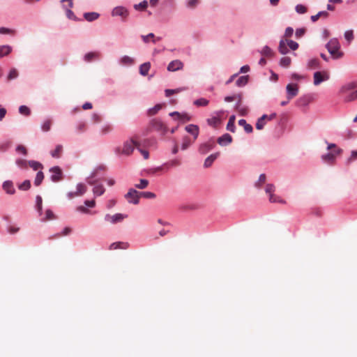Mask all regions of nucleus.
<instances>
[{
	"mask_svg": "<svg viewBox=\"0 0 357 357\" xmlns=\"http://www.w3.org/2000/svg\"><path fill=\"white\" fill-rule=\"evenodd\" d=\"M140 144L135 137H132L129 140L126 141L122 146H117L115 149V153L118 155H130L135 148L139 149Z\"/></svg>",
	"mask_w": 357,
	"mask_h": 357,
	"instance_id": "nucleus-1",
	"label": "nucleus"
},
{
	"mask_svg": "<svg viewBox=\"0 0 357 357\" xmlns=\"http://www.w3.org/2000/svg\"><path fill=\"white\" fill-rule=\"evenodd\" d=\"M357 83L349 82L343 85L340 93L343 97L344 102H351L357 99Z\"/></svg>",
	"mask_w": 357,
	"mask_h": 357,
	"instance_id": "nucleus-2",
	"label": "nucleus"
},
{
	"mask_svg": "<svg viewBox=\"0 0 357 357\" xmlns=\"http://www.w3.org/2000/svg\"><path fill=\"white\" fill-rule=\"evenodd\" d=\"M327 149L331 152L323 155L321 159L324 162L332 165L335 162L336 157L342 153V150L335 144H328Z\"/></svg>",
	"mask_w": 357,
	"mask_h": 357,
	"instance_id": "nucleus-3",
	"label": "nucleus"
},
{
	"mask_svg": "<svg viewBox=\"0 0 357 357\" xmlns=\"http://www.w3.org/2000/svg\"><path fill=\"white\" fill-rule=\"evenodd\" d=\"M326 47L333 59H340L344 55L343 52L340 50L339 40L335 38H331L326 44Z\"/></svg>",
	"mask_w": 357,
	"mask_h": 357,
	"instance_id": "nucleus-4",
	"label": "nucleus"
},
{
	"mask_svg": "<svg viewBox=\"0 0 357 357\" xmlns=\"http://www.w3.org/2000/svg\"><path fill=\"white\" fill-rule=\"evenodd\" d=\"M150 129L160 132L161 134L165 135L167 131V126L160 120L153 119L151 121Z\"/></svg>",
	"mask_w": 357,
	"mask_h": 357,
	"instance_id": "nucleus-5",
	"label": "nucleus"
},
{
	"mask_svg": "<svg viewBox=\"0 0 357 357\" xmlns=\"http://www.w3.org/2000/svg\"><path fill=\"white\" fill-rule=\"evenodd\" d=\"M112 16H119L123 21H125L129 15L128 9L123 6L115 7L112 12Z\"/></svg>",
	"mask_w": 357,
	"mask_h": 357,
	"instance_id": "nucleus-6",
	"label": "nucleus"
},
{
	"mask_svg": "<svg viewBox=\"0 0 357 357\" xmlns=\"http://www.w3.org/2000/svg\"><path fill=\"white\" fill-rule=\"evenodd\" d=\"M126 218L127 215L122 213H116L114 215L107 214L105 216V220L112 224H116L122 222Z\"/></svg>",
	"mask_w": 357,
	"mask_h": 357,
	"instance_id": "nucleus-7",
	"label": "nucleus"
},
{
	"mask_svg": "<svg viewBox=\"0 0 357 357\" xmlns=\"http://www.w3.org/2000/svg\"><path fill=\"white\" fill-rule=\"evenodd\" d=\"M126 199L129 203L137 204L139 203V192L134 189H130L125 195Z\"/></svg>",
	"mask_w": 357,
	"mask_h": 357,
	"instance_id": "nucleus-8",
	"label": "nucleus"
},
{
	"mask_svg": "<svg viewBox=\"0 0 357 357\" xmlns=\"http://www.w3.org/2000/svg\"><path fill=\"white\" fill-rule=\"evenodd\" d=\"M329 79V75L327 72H315L314 73V84L319 85L324 81L328 80Z\"/></svg>",
	"mask_w": 357,
	"mask_h": 357,
	"instance_id": "nucleus-9",
	"label": "nucleus"
},
{
	"mask_svg": "<svg viewBox=\"0 0 357 357\" xmlns=\"http://www.w3.org/2000/svg\"><path fill=\"white\" fill-rule=\"evenodd\" d=\"M215 146V142L213 139H210L206 142L202 143L199 146V152L204 155L211 151Z\"/></svg>",
	"mask_w": 357,
	"mask_h": 357,
	"instance_id": "nucleus-10",
	"label": "nucleus"
},
{
	"mask_svg": "<svg viewBox=\"0 0 357 357\" xmlns=\"http://www.w3.org/2000/svg\"><path fill=\"white\" fill-rule=\"evenodd\" d=\"M287 99L291 100L298 95V86L296 84H289L287 87Z\"/></svg>",
	"mask_w": 357,
	"mask_h": 357,
	"instance_id": "nucleus-11",
	"label": "nucleus"
},
{
	"mask_svg": "<svg viewBox=\"0 0 357 357\" xmlns=\"http://www.w3.org/2000/svg\"><path fill=\"white\" fill-rule=\"evenodd\" d=\"M50 172L52 174L51 180L53 182H58L62 179V171L59 167H52Z\"/></svg>",
	"mask_w": 357,
	"mask_h": 357,
	"instance_id": "nucleus-12",
	"label": "nucleus"
},
{
	"mask_svg": "<svg viewBox=\"0 0 357 357\" xmlns=\"http://www.w3.org/2000/svg\"><path fill=\"white\" fill-rule=\"evenodd\" d=\"M185 130L190 134L193 135L194 141H195L199 133V128L198 126L194 124H190L185 126Z\"/></svg>",
	"mask_w": 357,
	"mask_h": 357,
	"instance_id": "nucleus-13",
	"label": "nucleus"
},
{
	"mask_svg": "<svg viewBox=\"0 0 357 357\" xmlns=\"http://www.w3.org/2000/svg\"><path fill=\"white\" fill-rule=\"evenodd\" d=\"M183 67V63L180 60H174L169 63L167 70L174 72L182 69Z\"/></svg>",
	"mask_w": 357,
	"mask_h": 357,
	"instance_id": "nucleus-14",
	"label": "nucleus"
},
{
	"mask_svg": "<svg viewBox=\"0 0 357 357\" xmlns=\"http://www.w3.org/2000/svg\"><path fill=\"white\" fill-rule=\"evenodd\" d=\"M62 1H68V8H66V16L68 19L77 21V18L75 15L74 13L70 10L73 7V0H62Z\"/></svg>",
	"mask_w": 357,
	"mask_h": 357,
	"instance_id": "nucleus-15",
	"label": "nucleus"
},
{
	"mask_svg": "<svg viewBox=\"0 0 357 357\" xmlns=\"http://www.w3.org/2000/svg\"><path fill=\"white\" fill-rule=\"evenodd\" d=\"M220 155V153L217 152L215 153L210 155L205 159L204 166L206 168H208L211 166L214 160Z\"/></svg>",
	"mask_w": 357,
	"mask_h": 357,
	"instance_id": "nucleus-16",
	"label": "nucleus"
},
{
	"mask_svg": "<svg viewBox=\"0 0 357 357\" xmlns=\"http://www.w3.org/2000/svg\"><path fill=\"white\" fill-rule=\"evenodd\" d=\"M231 141H232V137L229 134H225L218 139V143L221 146H224L225 144H229L231 142Z\"/></svg>",
	"mask_w": 357,
	"mask_h": 357,
	"instance_id": "nucleus-17",
	"label": "nucleus"
},
{
	"mask_svg": "<svg viewBox=\"0 0 357 357\" xmlns=\"http://www.w3.org/2000/svg\"><path fill=\"white\" fill-rule=\"evenodd\" d=\"M129 247V244L126 242H115L110 245V250H116V249H127Z\"/></svg>",
	"mask_w": 357,
	"mask_h": 357,
	"instance_id": "nucleus-18",
	"label": "nucleus"
},
{
	"mask_svg": "<svg viewBox=\"0 0 357 357\" xmlns=\"http://www.w3.org/2000/svg\"><path fill=\"white\" fill-rule=\"evenodd\" d=\"M3 190L8 194H13L15 192V188L13 186V183L10 181H6L3 184Z\"/></svg>",
	"mask_w": 357,
	"mask_h": 357,
	"instance_id": "nucleus-19",
	"label": "nucleus"
},
{
	"mask_svg": "<svg viewBox=\"0 0 357 357\" xmlns=\"http://www.w3.org/2000/svg\"><path fill=\"white\" fill-rule=\"evenodd\" d=\"M100 15L98 13L91 12V13H85L84 14V17L86 20L89 22H92L97 20L99 17Z\"/></svg>",
	"mask_w": 357,
	"mask_h": 357,
	"instance_id": "nucleus-20",
	"label": "nucleus"
},
{
	"mask_svg": "<svg viewBox=\"0 0 357 357\" xmlns=\"http://www.w3.org/2000/svg\"><path fill=\"white\" fill-rule=\"evenodd\" d=\"M99 56H100V54L98 52H89L85 54L84 60L86 62H91L93 60L99 58Z\"/></svg>",
	"mask_w": 357,
	"mask_h": 357,
	"instance_id": "nucleus-21",
	"label": "nucleus"
},
{
	"mask_svg": "<svg viewBox=\"0 0 357 357\" xmlns=\"http://www.w3.org/2000/svg\"><path fill=\"white\" fill-rule=\"evenodd\" d=\"M194 142V139L192 140L189 137L185 136L183 138L181 149L186 150Z\"/></svg>",
	"mask_w": 357,
	"mask_h": 357,
	"instance_id": "nucleus-22",
	"label": "nucleus"
},
{
	"mask_svg": "<svg viewBox=\"0 0 357 357\" xmlns=\"http://www.w3.org/2000/svg\"><path fill=\"white\" fill-rule=\"evenodd\" d=\"M278 50L282 54H286L288 53L289 50L287 48V43L286 40H281L280 41Z\"/></svg>",
	"mask_w": 357,
	"mask_h": 357,
	"instance_id": "nucleus-23",
	"label": "nucleus"
},
{
	"mask_svg": "<svg viewBox=\"0 0 357 357\" xmlns=\"http://www.w3.org/2000/svg\"><path fill=\"white\" fill-rule=\"evenodd\" d=\"M266 118H267V115L266 114H264L261 118H259L258 120H257V122L256 123V128L257 130H261L264 128L265 124L266 123Z\"/></svg>",
	"mask_w": 357,
	"mask_h": 357,
	"instance_id": "nucleus-24",
	"label": "nucleus"
},
{
	"mask_svg": "<svg viewBox=\"0 0 357 357\" xmlns=\"http://www.w3.org/2000/svg\"><path fill=\"white\" fill-rule=\"evenodd\" d=\"M151 64L149 62L142 64L139 67V73L142 75H146L150 70Z\"/></svg>",
	"mask_w": 357,
	"mask_h": 357,
	"instance_id": "nucleus-25",
	"label": "nucleus"
},
{
	"mask_svg": "<svg viewBox=\"0 0 357 357\" xmlns=\"http://www.w3.org/2000/svg\"><path fill=\"white\" fill-rule=\"evenodd\" d=\"M238 124L244 128V130L248 133H251L253 130L252 126L247 123L245 119H241L238 121Z\"/></svg>",
	"mask_w": 357,
	"mask_h": 357,
	"instance_id": "nucleus-26",
	"label": "nucleus"
},
{
	"mask_svg": "<svg viewBox=\"0 0 357 357\" xmlns=\"http://www.w3.org/2000/svg\"><path fill=\"white\" fill-rule=\"evenodd\" d=\"M235 119L236 117L234 115L231 116L227 125V129L231 132H235Z\"/></svg>",
	"mask_w": 357,
	"mask_h": 357,
	"instance_id": "nucleus-27",
	"label": "nucleus"
},
{
	"mask_svg": "<svg viewBox=\"0 0 357 357\" xmlns=\"http://www.w3.org/2000/svg\"><path fill=\"white\" fill-rule=\"evenodd\" d=\"M62 151H63V146H62V145L59 144L56 146L54 150L51 151L50 154L53 158H60V156L61 155Z\"/></svg>",
	"mask_w": 357,
	"mask_h": 357,
	"instance_id": "nucleus-28",
	"label": "nucleus"
},
{
	"mask_svg": "<svg viewBox=\"0 0 357 357\" xmlns=\"http://www.w3.org/2000/svg\"><path fill=\"white\" fill-rule=\"evenodd\" d=\"M12 51V47L9 45L0 46V57L9 54Z\"/></svg>",
	"mask_w": 357,
	"mask_h": 357,
	"instance_id": "nucleus-29",
	"label": "nucleus"
},
{
	"mask_svg": "<svg viewBox=\"0 0 357 357\" xmlns=\"http://www.w3.org/2000/svg\"><path fill=\"white\" fill-rule=\"evenodd\" d=\"M87 190V188L84 184L79 183L77 185V191L75 192L76 196H82L84 195Z\"/></svg>",
	"mask_w": 357,
	"mask_h": 357,
	"instance_id": "nucleus-30",
	"label": "nucleus"
},
{
	"mask_svg": "<svg viewBox=\"0 0 357 357\" xmlns=\"http://www.w3.org/2000/svg\"><path fill=\"white\" fill-rule=\"evenodd\" d=\"M209 100L204 98H199L193 102V104L197 107H205L207 106Z\"/></svg>",
	"mask_w": 357,
	"mask_h": 357,
	"instance_id": "nucleus-31",
	"label": "nucleus"
},
{
	"mask_svg": "<svg viewBox=\"0 0 357 357\" xmlns=\"http://www.w3.org/2000/svg\"><path fill=\"white\" fill-rule=\"evenodd\" d=\"M328 16V13L326 11H320L317 15L311 16V20L314 22L317 21L320 17L326 18Z\"/></svg>",
	"mask_w": 357,
	"mask_h": 357,
	"instance_id": "nucleus-32",
	"label": "nucleus"
},
{
	"mask_svg": "<svg viewBox=\"0 0 357 357\" xmlns=\"http://www.w3.org/2000/svg\"><path fill=\"white\" fill-rule=\"evenodd\" d=\"M95 195L100 196L105 192V188L102 185H96L93 189Z\"/></svg>",
	"mask_w": 357,
	"mask_h": 357,
	"instance_id": "nucleus-33",
	"label": "nucleus"
},
{
	"mask_svg": "<svg viewBox=\"0 0 357 357\" xmlns=\"http://www.w3.org/2000/svg\"><path fill=\"white\" fill-rule=\"evenodd\" d=\"M236 109L238 112V114L241 116H246L248 112V109L245 106H242L240 105H236Z\"/></svg>",
	"mask_w": 357,
	"mask_h": 357,
	"instance_id": "nucleus-34",
	"label": "nucleus"
},
{
	"mask_svg": "<svg viewBox=\"0 0 357 357\" xmlns=\"http://www.w3.org/2000/svg\"><path fill=\"white\" fill-rule=\"evenodd\" d=\"M121 63L123 65L130 66L134 63V59L128 56H124L121 59Z\"/></svg>",
	"mask_w": 357,
	"mask_h": 357,
	"instance_id": "nucleus-35",
	"label": "nucleus"
},
{
	"mask_svg": "<svg viewBox=\"0 0 357 357\" xmlns=\"http://www.w3.org/2000/svg\"><path fill=\"white\" fill-rule=\"evenodd\" d=\"M139 198L144 197L145 199H154L156 195L155 193L151 192H139Z\"/></svg>",
	"mask_w": 357,
	"mask_h": 357,
	"instance_id": "nucleus-36",
	"label": "nucleus"
},
{
	"mask_svg": "<svg viewBox=\"0 0 357 357\" xmlns=\"http://www.w3.org/2000/svg\"><path fill=\"white\" fill-rule=\"evenodd\" d=\"M248 75H246V76H241V77H240L236 80V84L238 86H245L248 83Z\"/></svg>",
	"mask_w": 357,
	"mask_h": 357,
	"instance_id": "nucleus-37",
	"label": "nucleus"
},
{
	"mask_svg": "<svg viewBox=\"0 0 357 357\" xmlns=\"http://www.w3.org/2000/svg\"><path fill=\"white\" fill-rule=\"evenodd\" d=\"M43 178H44V174H43V172H41V171H39L37 173V174H36V178H35V181H34V184L36 186L40 185V183H42Z\"/></svg>",
	"mask_w": 357,
	"mask_h": 357,
	"instance_id": "nucleus-38",
	"label": "nucleus"
},
{
	"mask_svg": "<svg viewBox=\"0 0 357 357\" xmlns=\"http://www.w3.org/2000/svg\"><path fill=\"white\" fill-rule=\"evenodd\" d=\"M319 59H312L308 61L307 67L310 69L317 68H319Z\"/></svg>",
	"mask_w": 357,
	"mask_h": 357,
	"instance_id": "nucleus-39",
	"label": "nucleus"
},
{
	"mask_svg": "<svg viewBox=\"0 0 357 357\" xmlns=\"http://www.w3.org/2000/svg\"><path fill=\"white\" fill-rule=\"evenodd\" d=\"M148 6L147 1H143L138 4L134 5V8L137 10H145Z\"/></svg>",
	"mask_w": 357,
	"mask_h": 357,
	"instance_id": "nucleus-40",
	"label": "nucleus"
},
{
	"mask_svg": "<svg viewBox=\"0 0 357 357\" xmlns=\"http://www.w3.org/2000/svg\"><path fill=\"white\" fill-rule=\"evenodd\" d=\"M207 123L209 126L216 127L220 123V119L216 116L211 117L207 119Z\"/></svg>",
	"mask_w": 357,
	"mask_h": 357,
	"instance_id": "nucleus-41",
	"label": "nucleus"
},
{
	"mask_svg": "<svg viewBox=\"0 0 357 357\" xmlns=\"http://www.w3.org/2000/svg\"><path fill=\"white\" fill-rule=\"evenodd\" d=\"M161 108H162V105L158 104L155 106H154L153 107L149 109L148 114L149 116H153V115L156 114Z\"/></svg>",
	"mask_w": 357,
	"mask_h": 357,
	"instance_id": "nucleus-42",
	"label": "nucleus"
},
{
	"mask_svg": "<svg viewBox=\"0 0 357 357\" xmlns=\"http://www.w3.org/2000/svg\"><path fill=\"white\" fill-rule=\"evenodd\" d=\"M291 60L289 57L285 56L280 59V66L284 68H287L290 66Z\"/></svg>",
	"mask_w": 357,
	"mask_h": 357,
	"instance_id": "nucleus-43",
	"label": "nucleus"
},
{
	"mask_svg": "<svg viewBox=\"0 0 357 357\" xmlns=\"http://www.w3.org/2000/svg\"><path fill=\"white\" fill-rule=\"evenodd\" d=\"M344 36L348 43H350L354 38V31L352 30L346 31Z\"/></svg>",
	"mask_w": 357,
	"mask_h": 357,
	"instance_id": "nucleus-44",
	"label": "nucleus"
},
{
	"mask_svg": "<svg viewBox=\"0 0 357 357\" xmlns=\"http://www.w3.org/2000/svg\"><path fill=\"white\" fill-rule=\"evenodd\" d=\"M261 54L268 57H271L273 55V52L269 47L265 46L261 50Z\"/></svg>",
	"mask_w": 357,
	"mask_h": 357,
	"instance_id": "nucleus-45",
	"label": "nucleus"
},
{
	"mask_svg": "<svg viewBox=\"0 0 357 357\" xmlns=\"http://www.w3.org/2000/svg\"><path fill=\"white\" fill-rule=\"evenodd\" d=\"M28 164L34 170H38V169L43 168L41 163L34 160L29 161Z\"/></svg>",
	"mask_w": 357,
	"mask_h": 357,
	"instance_id": "nucleus-46",
	"label": "nucleus"
},
{
	"mask_svg": "<svg viewBox=\"0 0 357 357\" xmlns=\"http://www.w3.org/2000/svg\"><path fill=\"white\" fill-rule=\"evenodd\" d=\"M269 201L272 203H281V204H285V201L280 198L279 197L276 196L275 195H271L269 196Z\"/></svg>",
	"mask_w": 357,
	"mask_h": 357,
	"instance_id": "nucleus-47",
	"label": "nucleus"
},
{
	"mask_svg": "<svg viewBox=\"0 0 357 357\" xmlns=\"http://www.w3.org/2000/svg\"><path fill=\"white\" fill-rule=\"evenodd\" d=\"M53 219H55V215L54 213L50 209H47L45 212V218H43L42 220L47 221Z\"/></svg>",
	"mask_w": 357,
	"mask_h": 357,
	"instance_id": "nucleus-48",
	"label": "nucleus"
},
{
	"mask_svg": "<svg viewBox=\"0 0 357 357\" xmlns=\"http://www.w3.org/2000/svg\"><path fill=\"white\" fill-rule=\"evenodd\" d=\"M19 112L24 116H29L31 113L29 108L25 105H22L19 107Z\"/></svg>",
	"mask_w": 357,
	"mask_h": 357,
	"instance_id": "nucleus-49",
	"label": "nucleus"
},
{
	"mask_svg": "<svg viewBox=\"0 0 357 357\" xmlns=\"http://www.w3.org/2000/svg\"><path fill=\"white\" fill-rule=\"evenodd\" d=\"M31 187V182L29 180L24 181L22 184L19 185V189L21 190H27Z\"/></svg>",
	"mask_w": 357,
	"mask_h": 357,
	"instance_id": "nucleus-50",
	"label": "nucleus"
},
{
	"mask_svg": "<svg viewBox=\"0 0 357 357\" xmlns=\"http://www.w3.org/2000/svg\"><path fill=\"white\" fill-rule=\"evenodd\" d=\"M149 185V181L146 179H141L139 183L135 184V187L139 189H144Z\"/></svg>",
	"mask_w": 357,
	"mask_h": 357,
	"instance_id": "nucleus-51",
	"label": "nucleus"
},
{
	"mask_svg": "<svg viewBox=\"0 0 357 357\" xmlns=\"http://www.w3.org/2000/svg\"><path fill=\"white\" fill-rule=\"evenodd\" d=\"M112 130V126L109 124H105L101 128L100 132L102 135L107 134Z\"/></svg>",
	"mask_w": 357,
	"mask_h": 357,
	"instance_id": "nucleus-52",
	"label": "nucleus"
},
{
	"mask_svg": "<svg viewBox=\"0 0 357 357\" xmlns=\"http://www.w3.org/2000/svg\"><path fill=\"white\" fill-rule=\"evenodd\" d=\"M70 231H71L70 228H69V227H66V228L63 229V232H62L61 234H56V235H55V236H51V237H50V239H53V238H59V237H60V236H66V235H68V234H69L70 233Z\"/></svg>",
	"mask_w": 357,
	"mask_h": 357,
	"instance_id": "nucleus-53",
	"label": "nucleus"
},
{
	"mask_svg": "<svg viewBox=\"0 0 357 357\" xmlns=\"http://www.w3.org/2000/svg\"><path fill=\"white\" fill-rule=\"evenodd\" d=\"M18 76V72L16 69L13 68L10 70L9 74L8 75L7 79L8 80H11L15 79Z\"/></svg>",
	"mask_w": 357,
	"mask_h": 357,
	"instance_id": "nucleus-54",
	"label": "nucleus"
},
{
	"mask_svg": "<svg viewBox=\"0 0 357 357\" xmlns=\"http://www.w3.org/2000/svg\"><path fill=\"white\" fill-rule=\"evenodd\" d=\"M52 126L51 120L45 121L42 125V130L44 132H47L50 130Z\"/></svg>",
	"mask_w": 357,
	"mask_h": 357,
	"instance_id": "nucleus-55",
	"label": "nucleus"
},
{
	"mask_svg": "<svg viewBox=\"0 0 357 357\" xmlns=\"http://www.w3.org/2000/svg\"><path fill=\"white\" fill-rule=\"evenodd\" d=\"M241 98H242V95L241 93H238V94H235V95L231 96H226L225 98V100L226 102H231L236 99H241Z\"/></svg>",
	"mask_w": 357,
	"mask_h": 357,
	"instance_id": "nucleus-56",
	"label": "nucleus"
},
{
	"mask_svg": "<svg viewBox=\"0 0 357 357\" xmlns=\"http://www.w3.org/2000/svg\"><path fill=\"white\" fill-rule=\"evenodd\" d=\"M295 9H296V11L299 14H304L307 10V8L302 4H298L296 6Z\"/></svg>",
	"mask_w": 357,
	"mask_h": 357,
	"instance_id": "nucleus-57",
	"label": "nucleus"
},
{
	"mask_svg": "<svg viewBox=\"0 0 357 357\" xmlns=\"http://www.w3.org/2000/svg\"><path fill=\"white\" fill-rule=\"evenodd\" d=\"M183 90V89H166L165 90V95L167 97H169L170 96L174 94V93H179L181 91H182Z\"/></svg>",
	"mask_w": 357,
	"mask_h": 357,
	"instance_id": "nucleus-58",
	"label": "nucleus"
},
{
	"mask_svg": "<svg viewBox=\"0 0 357 357\" xmlns=\"http://www.w3.org/2000/svg\"><path fill=\"white\" fill-rule=\"evenodd\" d=\"M287 45L289 47L290 49L292 50H296L298 47V44L293 40H286Z\"/></svg>",
	"mask_w": 357,
	"mask_h": 357,
	"instance_id": "nucleus-59",
	"label": "nucleus"
},
{
	"mask_svg": "<svg viewBox=\"0 0 357 357\" xmlns=\"http://www.w3.org/2000/svg\"><path fill=\"white\" fill-rule=\"evenodd\" d=\"M199 2V0H188L187 1V7L193 9L198 5Z\"/></svg>",
	"mask_w": 357,
	"mask_h": 357,
	"instance_id": "nucleus-60",
	"label": "nucleus"
},
{
	"mask_svg": "<svg viewBox=\"0 0 357 357\" xmlns=\"http://www.w3.org/2000/svg\"><path fill=\"white\" fill-rule=\"evenodd\" d=\"M180 165L181 161L178 159H174L166 164V165L169 167H178Z\"/></svg>",
	"mask_w": 357,
	"mask_h": 357,
	"instance_id": "nucleus-61",
	"label": "nucleus"
},
{
	"mask_svg": "<svg viewBox=\"0 0 357 357\" xmlns=\"http://www.w3.org/2000/svg\"><path fill=\"white\" fill-rule=\"evenodd\" d=\"M42 197L40 195H38L36 197V208L39 213L42 211Z\"/></svg>",
	"mask_w": 357,
	"mask_h": 357,
	"instance_id": "nucleus-62",
	"label": "nucleus"
},
{
	"mask_svg": "<svg viewBox=\"0 0 357 357\" xmlns=\"http://www.w3.org/2000/svg\"><path fill=\"white\" fill-rule=\"evenodd\" d=\"M16 164L21 168H26L27 167V162L23 159H17L16 160Z\"/></svg>",
	"mask_w": 357,
	"mask_h": 357,
	"instance_id": "nucleus-63",
	"label": "nucleus"
},
{
	"mask_svg": "<svg viewBox=\"0 0 357 357\" xmlns=\"http://www.w3.org/2000/svg\"><path fill=\"white\" fill-rule=\"evenodd\" d=\"M266 176L264 174H261L259 176V181L255 183L257 187H260V185L265 183Z\"/></svg>",
	"mask_w": 357,
	"mask_h": 357,
	"instance_id": "nucleus-64",
	"label": "nucleus"
}]
</instances>
